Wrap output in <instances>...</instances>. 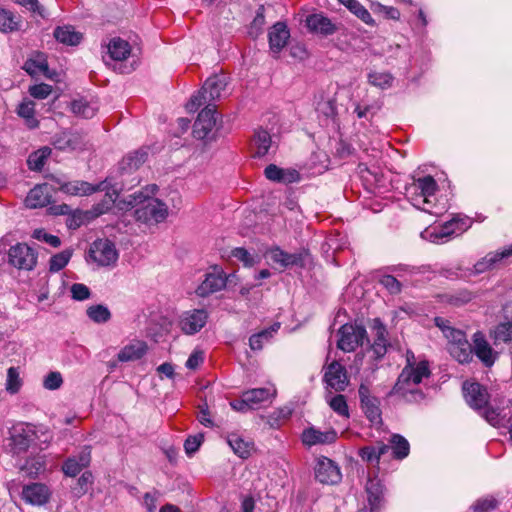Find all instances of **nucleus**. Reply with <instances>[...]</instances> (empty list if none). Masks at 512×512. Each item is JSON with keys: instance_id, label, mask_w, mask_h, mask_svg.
I'll return each instance as SVG.
<instances>
[{"instance_id": "nucleus-1", "label": "nucleus", "mask_w": 512, "mask_h": 512, "mask_svg": "<svg viewBox=\"0 0 512 512\" xmlns=\"http://www.w3.org/2000/svg\"><path fill=\"white\" fill-rule=\"evenodd\" d=\"M407 363L398 376L390 395H397L406 402H419L424 399L421 384L431 375L429 363L425 360L416 362L414 354H406Z\"/></svg>"}, {"instance_id": "nucleus-2", "label": "nucleus", "mask_w": 512, "mask_h": 512, "mask_svg": "<svg viewBox=\"0 0 512 512\" xmlns=\"http://www.w3.org/2000/svg\"><path fill=\"white\" fill-rule=\"evenodd\" d=\"M158 187L146 186L143 190L135 192L124 200L127 207L135 208L134 216L137 221L145 224H158L168 216V206L163 201L155 198Z\"/></svg>"}, {"instance_id": "nucleus-3", "label": "nucleus", "mask_w": 512, "mask_h": 512, "mask_svg": "<svg viewBox=\"0 0 512 512\" xmlns=\"http://www.w3.org/2000/svg\"><path fill=\"white\" fill-rule=\"evenodd\" d=\"M438 184L430 176L414 178L406 187V196L410 203L417 209L434 216H440L447 211V202L436 197Z\"/></svg>"}, {"instance_id": "nucleus-4", "label": "nucleus", "mask_w": 512, "mask_h": 512, "mask_svg": "<svg viewBox=\"0 0 512 512\" xmlns=\"http://www.w3.org/2000/svg\"><path fill=\"white\" fill-rule=\"evenodd\" d=\"M53 181L61 192L71 196H87L96 191H107L103 201L94 207L96 215L106 213L113 206L117 199L118 190L120 189L118 184L112 183L109 178L97 185L81 180L63 181L56 177H53Z\"/></svg>"}, {"instance_id": "nucleus-5", "label": "nucleus", "mask_w": 512, "mask_h": 512, "mask_svg": "<svg viewBox=\"0 0 512 512\" xmlns=\"http://www.w3.org/2000/svg\"><path fill=\"white\" fill-rule=\"evenodd\" d=\"M45 435L43 427L29 423H18L9 430V436L4 441V450L12 457L26 453L30 446L36 444L38 434Z\"/></svg>"}, {"instance_id": "nucleus-6", "label": "nucleus", "mask_w": 512, "mask_h": 512, "mask_svg": "<svg viewBox=\"0 0 512 512\" xmlns=\"http://www.w3.org/2000/svg\"><path fill=\"white\" fill-rule=\"evenodd\" d=\"M227 86V79L224 75H214L209 77L202 89L196 94L192 95L186 109L188 112H195L203 104H211V102L219 99Z\"/></svg>"}, {"instance_id": "nucleus-7", "label": "nucleus", "mask_w": 512, "mask_h": 512, "mask_svg": "<svg viewBox=\"0 0 512 512\" xmlns=\"http://www.w3.org/2000/svg\"><path fill=\"white\" fill-rule=\"evenodd\" d=\"M367 340L366 329L357 324H344L338 330L337 347L343 352L355 351Z\"/></svg>"}, {"instance_id": "nucleus-8", "label": "nucleus", "mask_w": 512, "mask_h": 512, "mask_svg": "<svg viewBox=\"0 0 512 512\" xmlns=\"http://www.w3.org/2000/svg\"><path fill=\"white\" fill-rule=\"evenodd\" d=\"M37 259V252L25 243L11 246L8 252L9 263L19 270H33L36 267Z\"/></svg>"}, {"instance_id": "nucleus-9", "label": "nucleus", "mask_w": 512, "mask_h": 512, "mask_svg": "<svg viewBox=\"0 0 512 512\" xmlns=\"http://www.w3.org/2000/svg\"><path fill=\"white\" fill-rule=\"evenodd\" d=\"M265 255L282 269H287L292 267H303L308 253L306 251L288 253L280 247L275 246L268 249Z\"/></svg>"}, {"instance_id": "nucleus-10", "label": "nucleus", "mask_w": 512, "mask_h": 512, "mask_svg": "<svg viewBox=\"0 0 512 512\" xmlns=\"http://www.w3.org/2000/svg\"><path fill=\"white\" fill-rule=\"evenodd\" d=\"M208 313L204 309L184 311L178 319L180 330L186 335L198 333L207 323Z\"/></svg>"}, {"instance_id": "nucleus-11", "label": "nucleus", "mask_w": 512, "mask_h": 512, "mask_svg": "<svg viewBox=\"0 0 512 512\" xmlns=\"http://www.w3.org/2000/svg\"><path fill=\"white\" fill-rule=\"evenodd\" d=\"M218 121L216 107L213 104H208L198 114V117L193 126V134L197 139L208 138L216 127Z\"/></svg>"}, {"instance_id": "nucleus-12", "label": "nucleus", "mask_w": 512, "mask_h": 512, "mask_svg": "<svg viewBox=\"0 0 512 512\" xmlns=\"http://www.w3.org/2000/svg\"><path fill=\"white\" fill-rule=\"evenodd\" d=\"M90 256L100 266H110L118 260L116 247L108 239L94 241L90 248Z\"/></svg>"}, {"instance_id": "nucleus-13", "label": "nucleus", "mask_w": 512, "mask_h": 512, "mask_svg": "<svg viewBox=\"0 0 512 512\" xmlns=\"http://www.w3.org/2000/svg\"><path fill=\"white\" fill-rule=\"evenodd\" d=\"M251 153L254 158H264L276 152L277 145L265 129H257L251 140Z\"/></svg>"}, {"instance_id": "nucleus-14", "label": "nucleus", "mask_w": 512, "mask_h": 512, "mask_svg": "<svg viewBox=\"0 0 512 512\" xmlns=\"http://www.w3.org/2000/svg\"><path fill=\"white\" fill-rule=\"evenodd\" d=\"M361 408L372 424L381 423L380 401L377 397L371 395L367 385L361 384L358 389Z\"/></svg>"}, {"instance_id": "nucleus-15", "label": "nucleus", "mask_w": 512, "mask_h": 512, "mask_svg": "<svg viewBox=\"0 0 512 512\" xmlns=\"http://www.w3.org/2000/svg\"><path fill=\"white\" fill-rule=\"evenodd\" d=\"M315 477L322 484L335 485L341 481L342 474L334 461L321 457L315 466Z\"/></svg>"}, {"instance_id": "nucleus-16", "label": "nucleus", "mask_w": 512, "mask_h": 512, "mask_svg": "<svg viewBox=\"0 0 512 512\" xmlns=\"http://www.w3.org/2000/svg\"><path fill=\"white\" fill-rule=\"evenodd\" d=\"M472 340V354L474 353L483 365L491 367L498 358V353L493 350L482 332H475Z\"/></svg>"}, {"instance_id": "nucleus-17", "label": "nucleus", "mask_w": 512, "mask_h": 512, "mask_svg": "<svg viewBox=\"0 0 512 512\" xmlns=\"http://www.w3.org/2000/svg\"><path fill=\"white\" fill-rule=\"evenodd\" d=\"M52 145L61 151H76L84 149L86 141L78 132L63 131L53 136Z\"/></svg>"}, {"instance_id": "nucleus-18", "label": "nucleus", "mask_w": 512, "mask_h": 512, "mask_svg": "<svg viewBox=\"0 0 512 512\" xmlns=\"http://www.w3.org/2000/svg\"><path fill=\"white\" fill-rule=\"evenodd\" d=\"M371 331L373 343L370 347V351L373 353L375 359H380L387 353L389 346L388 332L384 324L378 318L372 321Z\"/></svg>"}, {"instance_id": "nucleus-19", "label": "nucleus", "mask_w": 512, "mask_h": 512, "mask_svg": "<svg viewBox=\"0 0 512 512\" xmlns=\"http://www.w3.org/2000/svg\"><path fill=\"white\" fill-rule=\"evenodd\" d=\"M337 433L333 429L321 431L314 426H310L303 430L301 435L302 443L307 447L315 445H326L335 442Z\"/></svg>"}, {"instance_id": "nucleus-20", "label": "nucleus", "mask_w": 512, "mask_h": 512, "mask_svg": "<svg viewBox=\"0 0 512 512\" xmlns=\"http://www.w3.org/2000/svg\"><path fill=\"white\" fill-rule=\"evenodd\" d=\"M324 380L335 391H344L349 383L345 367L337 361H333L327 366Z\"/></svg>"}, {"instance_id": "nucleus-21", "label": "nucleus", "mask_w": 512, "mask_h": 512, "mask_svg": "<svg viewBox=\"0 0 512 512\" xmlns=\"http://www.w3.org/2000/svg\"><path fill=\"white\" fill-rule=\"evenodd\" d=\"M463 393L468 405L474 409H482L488 402V394L479 383L465 382L463 384Z\"/></svg>"}, {"instance_id": "nucleus-22", "label": "nucleus", "mask_w": 512, "mask_h": 512, "mask_svg": "<svg viewBox=\"0 0 512 512\" xmlns=\"http://www.w3.org/2000/svg\"><path fill=\"white\" fill-rule=\"evenodd\" d=\"M91 461V448L85 446L77 456L69 457L63 464L62 470L65 475L74 477L87 467Z\"/></svg>"}, {"instance_id": "nucleus-23", "label": "nucleus", "mask_w": 512, "mask_h": 512, "mask_svg": "<svg viewBox=\"0 0 512 512\" xmlns=\"http://www.w3.org/2000/svg\"><path fill=\"white\" fill-rule=\"evenodd\" d=\"M51 198V187L47 183H44L36 185L29 191L25 203L26 206L31 209L41 208L48 205Z\"/></svg>"}, {"instance_id": "nucleus-24", "label": "nucleus", "mask_w": 512, "mask_h": 512, "mask_svg": "<svg viewBox=\"0 0 512 512\" xmlns=\"http://www.w3.org/2000/svg\"><path fill=\"white\" fill-rule=\"evenodd\" d=\"M50 496L49 488L41 483H33L26 485L22 490V498L29 504L32 505H43L45 504Z\"/></svg>"}, {"instance_id": "nucleus-25", "label": "nucleus", "mask_w": 512, "mask_h": 512, "mask_svg": "<svg viewBox=\"0 0 512 512\" xmlns=\"http://www.w3.org/2000/svg\"><path fill=\"white\" fill-rule=\"evenodd\" d=\"M306 26L311 32L321 34L323 36L332 35L337 30L335 24L321 13H315L307 16Z\"/></svg>"}, {"instance_id": "nucleus-26", "label": "nucleus", "mask_w": 512, "mask_h": 512, "mask_svg": "<svg viewBox=\"0 0 512 512\" xmlns=\"http://www.w3.org/2000/svg\"><path fill=\"white\" fill-rule=\"evenodd\" d=\"M512 255V244L508 247L503 248L500 251L490 252L477 263H475L473 267V271L475 274L484 273L490 269H492L497 263L502 261L504 258H508Z\"/></svg>"}, {"instance_id": "nucleus-27", "label": "nucleus", "mask_w": 512, "mask_h": 512, "mask_svg": "<svg viewBox=\"0 0 512 512\" xmlns=\"http://www.w3.org/2000/svg\"><path fill=\"white\" fill-rule=\"evenodd\" d=\"M269 45L273 53H279L287 44L290 37L286 24L277 22L269 31Z\"/></svg>"}, {"instance_id": "nucleus-28", "label": "nucleus", "mask_w": 512, "mask_h": 512, "mask_svg": "<svg viewBox=\"0 0 512 512\" xmlns=\"http://www.w3.org/2000/svg\"><path fill=\"white\" fill-rule=\"evenodd\" d=\"M226 286V278L222 273H208L203 282L198 286L196 293L200 297H206L222 290Z\"/></svg>"}, {"instance_id": "nucleus-29", "label": "nucleus", "mask_w": 512, "mask_h": 512, "mask_svg": "<svg viewBox=\"0 0 512 512\" xmlns=\"http://www.w3.org/2000/svg\"><path fill=\"white\" fill-rule=\"evenodd\" d=\"M384 53L389 59L400 60L403 65L402 68L406 71L411 70L416 65L414 57L411 55L410 49L407 46H401L400 44H388Z\"/></svg>"}, {"instance_id": "nucleus-30", "label": "nucleus", "mask_w": 512, "mask_h": 512, "mask_svg": "<svg viewBox=\"0 0 512 512\" xmlns=\"http://www.w3.org/2000/svg\"><path fill=\"white\" fill-rule=\"evenodd\" d=\"M453 223H448L447 221L437 227H433L431 229H426L422 232L421 236L429 240L432 243L442 244L448 242L455 235V230H452Z\"/></svg>"}, {"instance_id": "nucleus-31", "label": "nucleus", "mask_w": 512, "mask_h": 512, "mask_svg": "<svg viewBox=\"0 0 512 512\" xmlns=\"http://www.w3.org/2000/svg\"><path fill=\"white\" fill-rule=\"evenodd\" d=\"M434 321L435 325L442 331L444 337L447 339L448 346L467 341L465 333L460 329L454 328L449 320L436 317Z\"/></svg>"}, {"instance_id": "nucleus-32", "label": "nucleus", "mask_w": 512, "mask_h": 512, "mask_svg": "<svg viewBox=\"0 0 512 512\" xmlns=\"http://www.w3.org/2000/svg\"><path fill=\"white\" fill-rule=\"evenodd\" d=\"M147 352V345L143 341L134 340L125 345L118 353L120 362L135 361L142 358Z\"/></svg>"}, {"instance_id": "nucleus-33", "label": "nucleus", "mask_w": 512, "mask_h": 512, "mask_svg": "<svg viewBox=\"0 0 512 512\" xmlns=\"http://www.w3.org/2000/svg\"><path fill=\"white\" fill-rule=\"evenodd\" d=\"M366 492L370 509L368 512H377L383 496V486L377 477H369L366 483Z\"/></svg>"}, {"instance_id": "nucleus-34", "label": "nucleus", "mask_w": 512, "mask_h": 512, "mask_svg": "<svg viewBox=\"0 0 512 512\" xmlns=\"http://www.w3.org/2000/svg\"><path fill=\"white\" fill-rule=\"evenodd\" d=\"M246 401L249 402L250 407L255 409L260 404L271 400L276 395V389L271 387L254 388L244 392Z\"/></svg>"}, {"instance_id": "nucleus-35", "label": "nucleus", "mask_w": 512, "mask_h": 512, "mask_svg": "<svg viewBox=\"0 0 512 512\" xmlns=\"http://www.w3.org/2000/svg\"><path fill=\"white\" fill-rule=\"evenodd\" d=\"M394 80V76L390 72L384 70L371 69L367 74L368 83L381 90L391 88Z\"/></svg>"}, {"instance_id": "nucleus-36", "label": "nucleus", "mask_w": 512, "mask_h": 512, "mask_svg": "<svg viewBox=\"0 0 512 512\" xmlns=\"http://www.w3.org/2000/svg\"><path fill=\"white\" fill-rule=\"evenodd\" d=\"M227 443L233 452L242 459L248 458L253 449V443L251 441L244 439L241 435L236 433L228 435Z\"/></svg>"}, {"instance_id": "nucleus-37", "label": "nucleus", "mask_w": 512, "mask_h": 512, "mask_svg": "<svg viewBox=\"0 0 512 512\" xmlns=\"http://www.w3.org/2000/svg\"><path fill=\"white\" fill-rule=\"evenodd\" d=\"M53 35L58 42L65 45L75 46L82 40V34L70 25L58 26L55 28Z\"/></svg>"}, {"instance_id": "nucleus-38", "label": "nucleus", "mask_w": 512, "mask_h": 512, "mask_svg": "<svg viewBox=\"0 0 512 512\" xmlns=\"http://www.w3.org/2000/svg\"><path fill=\"white\" fill-rule=\"evenodd\" d=\"M147 159V152L138 150L125 156L119 164L122 174L137 170Z\"/></svg>"}, {"instance_id": "nucleus-39", "label": "nucleus", "mask_w": 512, "mask_h": 512, "mask_svg": "<svg viewBox=\"0 0 512 512\" xmlns=\"http://www.w3.org/2000/svg\"><path fill=\"white\" fill-rule=\"evenodd\" d=\"M71 110L75 115L89 119L96 114L98 105L95 101L79 98L72 101Z\"/></svg>"}, {"instance_id": "nucleus-40", "label": "nucleus", "mask_w": 512, "mask_h": 512, "mask_svg": "<svg viewBox=\"0 0 512 512\" xmlns=\"http://www.w3.org/2000/svg\"><path fill=\"white\" fill-rule=\"evenodd\" d=\"M21 17L8 9H0V32L11 33L21 27Z\"/></svg>"}, {"instance_id": "nucleus-41", "label": "nucleus", "mask_w": 512, "mask_h": 512, "mask_svg": "<svg viewBox=\"0 0 512 512\" xmlns=\"http://www.w3.org/2000/svg\"><path fill=\"white\" fill-rule=\"evenodd\" d=\"M108 53L115 61L125 60L131 53L129 43L121 38H113L108 44Z\"/></svg>"}, {"instance_id": "nucleus-42", "label": "nucleus", "mask_w": 512, "mask_h": 512, "mask_svg": "<svg viewBox=\"0 0 512 512\" xmlns=\"http://www.w3.org/2000/svg\"><path fill=\"white\" fill-rule=\"evenodd\" d=\"M390 450L389 445L377 443L375 446H366L360 449L359 455L368 463H378L380 458Z\"/></svg>"}, {"instance_id": "nucleus-43", "label": "nucleus", "mask_w": 512, "mask_h": 512, "mask_svg": "<svg viewBox=\"0 0 512 512\" xmlns=\"http://www.w3.org/2000/svg\"><path fill=\"white\" fill-rule=\"evenodd\" d=\"M448 351L450 355L461 364L469 363L472 360V345L468 340L460 344L449 345Z\"/></svg>"}, {"instance_id": "nucleus-44", "label": "nucleus", "mask_w": 512, "mask_h": 512, "mask_svg": "<svg viewBox=\"0 0 512 512\" xmlns=\"http://www.w3.org/2000/svg\"><path fill=\"white\" fill-rule=\"evenodd\" d=\"M389 447L392 450L393 457L399 460L406 458L410 452V445L407 439L402 435L393 434L389 441Z\"/></svg>"}, {"instance_id": "nucleus-45", "label": "nucleus", "mask_w": 512, "mask_h": 512, "mask_svg": "<svg viewBox=\"0 0 512 512\" xmlns=\"http://www.w3.org/2000/svg\"><path fill=\"white\" fill-rule=\"evenodd\" d=\"M512 413V411H498L493 408H486L484 410V417L487 420L488 423H490L494 427H506L509 423V416Z\"/></svg>"}, {"instance_id": "nucleus-46", "label": "nucleus", "mask_w": 512, "mask_h": 512, "mask_svg": "<svg viewBox=\"0 0 512 512\" xmlns=\"http://www.w3.org/2000/svg\"><path fill=\"white\" fill-rule=\"evenodd\" d=\"M51 152V148L45 146L31 153L27 159L29 169L33 171H40L44 167L48 157L51 155Z\"/></svg>"}, {"instance_id": "nucleus-47", "label": "nucleus", "mask_w": 512, "mask_h": 512, "mask_svg": "<svg viewBox=\"0 0 512 512\" xmlns=\"http://www.w3.org/2000/svg\"><path fill=\"white\" fill-rule=\"evenodd\" d=\"M23 385V380L20 376L19 368L10 367L7 370V378L5 383V389L9 394H16L20 391Z\"/></svg>"}, {"instance_id": "nucleus-48", "label": "nucleus", "mask_w": 512, "mask_h": 512, "mask_svg": "<svg viewBox=\"0 0 512 512\" xmlns=\"http://www.w3.org/2000/svg\"><path fill=\"white\" fill-rule=\"evenodd\" d=\"M18 115L25 119L26 125L33 129L38 126V121L34 116L35 109L32 101H24L18 106Z\"/></svg>"}, {"instance_id": "nucleus-49", "label": "nucleus", "mask_w": 512, "mask_h": 512, "mask_svg": "<svg viewBox=\"0 0 512 512\" xmlns=\"http://www.w3.org/2000/svg\"><path fill=\"white\" fill-rule=\"evenodd\" d=\"M280 324H274L269 329H265L259 333L253 334L249 338V346L252 350H261L263 347L264 340H268L270 337H272L273 333L277 332L279 329Z\"/></svg>"}, {"instance_id": "nucleus-50", "label": "nucleus", "mask_w": 512, "mask_h": 512, "mask_svg": "<svg viewBox=\"0 0 512 512\" xmlns=\"http://www.w3.org/2000/svg\"><path fill=\"white\" fill-rule=\"evenodd\" d=\"M72 250L65 249L50 258L49 270L50 272L56 273L62 270L70 261L72 257Z\"/></svg>"}, {"instance_id": "nucleus-51", "label": "nucleus", "mask_w": 512, "mask_h": 512, "mask_svg": "<svg viewBox=\"0 0 512 512\" xmlns=\"http://www.w3.org/2000/svg\"><path fill=\"white\" fill-rule=\"evenodd\" d=\"M88 317L95 323H106L111 318L109 309L101 304L92 305L86 311Z\"/></svg>"}, {"instance_id": "nucleus-52", "label": "nucleus", "mask_w": 512, "mask_h": 512, "mask_svg": "<svg viewBox=\"0 0 512 512\" xmlns=\"http://www.w3.org/2000/svg\"><path fill=\"white\" fill-rule=\"evenodd\" d=\"M19 469L29 477H37L44 470V464L38 458H31L19 465Z\"/></svg>"}, {"instance_id": "nucleus-53", "label": "nucleus", "mask_w": 512, "mask_h": 512, "mask_svg": "<svg viewBox=\"0 0 512 512\" xmlns=\"http://www.w3.org/2000/svg\"><path fill=\"white\" fill-rule=\"evenodd\" d=\"M448 223H453L452 230H455V236H459L472 226V219L466 215L456 214Z\"/></svg>"}, {"instance_id": "nucleus-54", "label": "nucleus", "mask_w": 512, "mask_h": 512, "mask_svg": "<svg viewBox=\"0 0 512 512\" xmlns=\"http://www.w3.org/2000/svg\"><path fill=\"white\" fill-rule=\"evenodd\" d=\"M24 70L31 76L44 74L48 65L44 59H28L24 64Z\"/></svg>"}, {"instance_id": "nucleus-55", "label": "nucleus", "mask_w": 512, "mask_h": 512, "mask_svg": "<svg viewBox=\"0 0 512 512\" xmlns=\"http://www.w3.org/2000/svg\"><path fill=\"white\" fill-rule=\"evenodd\" d=\"M493 337L495 344L512 341V323L506 322L496 326Z\"/></svg>"}, {"instance_id": "nucleus-56", "label": "nucleus", "mask_w": 512, "mask_h": 512, "mask_svg": "<svg viewBox=\"0 0 512 512\" xmlns=\"http://www.w3.org/2000/svg\"><path fill=\"white\" fill-rule=\"evenodd\" d=\"M328 404L331 407V409L340 416H349L348 405L344 395L338 394L331 397L328 400Z\"/></svg>"}, {"instance_id": "nucleus-57", "label": "nucleus", "mask_w": 512, "mask_h": 512, "mask_svg": "<svg viewBox=\"0 0 512 512\" xmlns=\"http://www.w3.org/2000/svg\"><path fill=\"white\" fill-rule=\"evenodd\" d=\"M371 9L374 13L381 14L387 19L399 20L400 18V11L392 6H386L379 2H374L371 5Z\"/></svg>"}, {"instance_id": "nucleus-58", "label": "nucleus", "mask_w": 512, "mask_h": 512, "mask_svg": "<svg viewBox=\"0 0 512 512\" xmlns=\"http://www.w3.org/2000/svg\"><path fill=\"white\" fill-rule=\"evenodd\" d=\"M14 3L24 7L29 12L38 15L42 18L47 17L45 8L39 3L38 0H13Z\"/></svg>"}, {"instance_id": "nucleus-59", "label": "nucleus", "mask_w": 512, "mask_h": 512, "mask_svg": "<svg viewBox=\"0 0 512 512\" xmlns=\"http://www.w3.org/2000/svg\"><path fill=\"white\" fill-rule=\"evenodd\" d=\"M350 12L365 24L372 27L376 26V22L371 16L370 12L359 1L354 6H352V10H350Z\"/></svg>"}, {"instance_id": "nucleus-60", "label": "nucleus", "mask_w": 512, "mask_h": 512, "mask_svg": "<svg viewBox=\"0 0 512 512\" xmlns=\"http://www.w3.org/2000/svg\"><path fill=\"white\" fill-rule=\"evenodd\" d=\"M32 237L38 241L45 242L51 247H58L61 244V240L58 236L48 234L44 229L34 230Z\"/></svg>"}, {"instance_id": "nucleus-61", "label": "nucleus", "mask_w": 512, "mask_h": 512, "mask_svg": "<svg viewBox=\"0 0 512 512\" xmlns=\"http://www.w3.org/2000/svg\"><path fill=\"white\" fill-rule=\"evenodd\" d=\"M63 384V378L60 372L52 371L48 373L43 380V386L47 390H57Z\"/></svg>"}, {"instance_id": "nucleus-62", "label": "nucleus", "mask_w": 512, "mask_h": 512, "mask_svg": "<svg viewBox=\"0 0 512 512\" xmlns=\"http://www.w3.org/2000/svg\"><path fill=\"white\" fill-rule=\"evenodd\" d=\"M71 296L76 301H84L90 298V289L82 283H74L70 287Z\"/></svg>"}, {"instance_id": "nucleus-63", "label": "nucleus", "mask_w": 512, "mask_h": 512, "mask_svg": "<svg viewBox=\"0 0 512 512\" xmlns=\"http://www.w3.org/2000/svg\"><path fill=\"white\" fill-rule=\"evenodd\" d=\"M497 506V501L493 497L478 499L473 505V512H490Z\"/></svg>"}, {"instance_id": "nucleus-64", "label": "nucleus", "mask_w": 512, "mask_h": 512, "mask_svg": "<svg viewBox=\"0 0 512 512\" xmlns=\"http://www.w3.org/2000/svg\"><path fill=\"white\" fill-rule=\"evenodd\" d=\"M380 284L385 287L390 294H399L402 289L401 283L392 275H384L380 278Z\"/></svg>"}]
</instances>
